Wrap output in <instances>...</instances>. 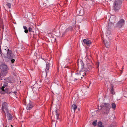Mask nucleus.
<instances>
[{
  "instance_id": "obj_1",
  "label": "nucleus",
  "mask_w": 127,
  "mask_h": 127,
  "mask_svg": "<svg viewBox=\"0 0 127 127\" xmlns=\"http://www.w3.org/2000/svg\"><path fill=\"white\" fill-rule=\"evenodd\" d=\"M102 108L104 109V114H108L109 111L111 108V106L109 104L106 103H103L101 106Z\"/></svg>"
},
{
  "instance_id": "obj_2",
  "label": "nucleus",
  "mask_w": 127,
  "mask_h": 127,
  "mask_svg": "<svg viewBox=\"0 0 127 127\" xmlns=\"http://www.w3.org/2000/svg\"><path fill=\"white\" fill-rule=\"evenodd\" d=\"M122 1L121 0H116L114 2L113 8L115 11L119 10L121 7Z\"/></svg>"
},
{
  "instance_id": "obj_3",
  "label": "nucleus",
  "mask_w": 127,
  "mask_h": 127,
  "mask_svg": "<svg viewBox=\"0 0 127 127\" xmlns=\"http://www.w3.org/2000/svg\"><path fill=\"white\" fill-rule=\"evenodd\" d=\"M0 68L2 70L0 73V75H5L6 74L5 71L8 69L7 65L5 64H1L0 66Z\"/></svg>"
},
{
  "instance_id": "obj_4",
  "label": "nucleus",
  "mask_w": 127,
  "mask_h": 127,
  "mask_svg": "<svg viewBox=\"0 0 127 127\" xmlns=\"http://www.w3.org/2000/svg\"><path fill=\"white\" fill-rule=\"evenodd\" d=\"M125 21L123 19L120 20L117 23L116 27L118 28H121L125 24Z\"/></svg>"
},
{
  "instance_id": "obj_5",
  "label": "nucleus",
  "mask_w": 127,
  "mask_h": 127,
  "mask_svg": "<svg viewBox=\"0 0 127 127\" xmlns=\"http://www.w3.org/2000/svg\"><path fill=\"white\" fill-rule=\"evenodd\" d=\"M7 105V103L5 102H4L2 104V113H4L5 115V112H7L8 111Z\"/></svg>"
},
{
  "instance_id": "obj_6",
  "label": "nucleus",
  "mask_w": 127,
  "mask_h": 127,
  "mask_svg": "<svg viewBox=\"0 0 127 127\" xmlns=\"http://www.w3.org/2000/svg\"><path fill=\"white\" fill-rule=\"evenodd\" d=\"M7 50V57L8 58L10 59H11L14 58L15 55L9 49H8Z\"/></svg>"
},
{
  "instance_id": "obj_7",
  "label": "nucleus",
  "mask_w": 127,
  "mask_h": 127,
  "mask_svg": "<svg viewBox=\"0 0 127 127\" xmlns=\"http://www.w3.org/2000/svg\"><path fill=\"white\" fill-rule=\"evenodd\" d=\"M116 17L114 16H112L110 18L109 22L113 24L115 22L116 20Z\"/></svg>"
},
{
  "instance_id": "obj_8",
  "label": "nucleus",
  "mask_w": 127,
  "mask_h": 127,
  "mask_svg": "<svg viewBox=\"0 0 127 127\" xmlns=\"http://www.w3.org/2000/svg\"><path fill=\"white\" fill-rule=\"evenodd\" d=\"M78 65L79 67L83 69L84 67V64L82 61L80 60L78 62Z\"/></svg>"
},
{
  "instance_id": "obj_9",
  "label": "nucleus",
  "mask_w": 127,
  "mask_h": 127,
  "mask_svg": "<svg viewBox=\"0 0 127 127\" xmlns=\"http://www.w3.org/2000/svg\"><path fill=\"white\" fill-rule=\"evenodd\" d=\"M83 42L84 44H86L87 45H89L92 43L91 40L88 39H85L83 40Z\"/></svg>"
},
{
  "instance_id": "obj_10",
  "label": "nucleus",
  "mask_w": 127,
  "mask_h": 127,
  "mask_svg": "<svg viewBox=\"0 0 127 127\" xmlns=\"http://www.w3.org/2000/svg\"><path fill=\"white\" fill-rule=\"evenodd\" d=\"M92 68V65L90 64H87V66L85 69V71H89L91 70Z\"/></svg>"
},
{
  "instance_id": "obj_11",
  "label": "nucleus",
  "mask_w": 127,
  "mask_h": 127,
  "mask_svg": "<svg viewBox=\"0 0 127 127\" xmlns=\"http://www.w3.org/2000/svg\"><path fill=\"white\" fill-rule=\"evenodd\" d=\"M33 107L32 103L30 100L29 103L27 104V109L28 110H30L32 109Z\"/></svg>"
},
{
  "instance_id": "obj_12",
  "label": "nucleus",
  "mask_w": 127,
  "mask_h": 127,
  "mask_svg": "<svg viewBox=\"0 0 127 127\" xmlns=\"http://www.w3.org/2000/svg\"><path fill=\"white\" fill-rule=\"evenodd\" d=\"M104 42L106 47L107 48H109L110 44L109 40L107 41V39H104Z\"/></svg>"
},
{
  "instance_id": "obj_13",
  "label": "nucleus",
  "mask_w": 127,
  "mask_h": 127,
  "mask_svg": "<svg viewBox=\"0 0 127 127\" xmlns=\"http://www.w3.org/2000/svg\"><path fill=\"white\" fill-rule=\"evenodd\" d=\"M7 113V117L8 119L9 120H10L12 119V116L11 114L9 113L8 111H7V112H5V114Z\"/></svg>"
},
{
  "instance_id": "obj_14",
  "label": "nucleus",
  "mask_w": 127,
  "mask_h": 127,
  "mask_svg": "<svg viewBox=\"0 0 127 127\" xmlns=\"http://www.w3.org/2000/svg\"><path fill=\"white\" fill-rule=\"evenodd\" d=\"M50 63H49L47 62L46 63V67L45 70L46 73V75H47V73L49 71V69Z\"/></svg>"
},
{
  "instance_id": "obj_15",
  "label": "nucleus",
  "mask_w": 127,
  "mask_h": 127,
  "mask_svg": "<svg viewBox=\"0 0 127 127\" xmlns=\"http://www.w3.org/2000/svg\"><path fill=\"white\" fill-rule=\"evenodd\" d=\"M5 86H3L1 87V88H0V93L2 94H4L5 93V90L4 89Z\"/></svg>"
},
{
  "instance_id": "obj_16",
  "label": "nucleus",
  "mask_w": 127,
  "mask_h": 127,
  "mask_svg": "<svg viewBox=\"0 0 127 127\" xmlns=\"http://www.w3.org/2000/svg\"><path fill=\"white\" fill-rule=\"evenodd\" d=\"M113 24H112L109 22L107 28V30H110L113 27Z\"/></svg>"
},
{
  "instance_id": "obj_17",
  "label": "nucleus",
  "mask_w": 127,
  "mask_h": 127,
  "mask_svg": "<svg viewBox=\"0 0 127 127\" xmlns=\"http://www.w3.org/2000/svg\"><path fill=\"white\" fill-rule=\"evenodd\" d=\"M75 79L76 80H77V79H80V78L82 79V76H80V75L79 73L76 74L75 76Z\"/></svg>"
},
{
  "instance_id": "obj_18",
  "label": "nucleus",
  "mask_w": 127,
  "mask_h": 127,
  "mask_svg": "<svg viewBox=\"0 0 127 127\" xmlns=\"http://www.w3.org/2000/svg\"><path fill=\"white\" fill-rule=\"evenodd\" d=\"M80 75V76H84L86 74L85 72L83 71H80L79 73Z\"/></svg>"
},
{
  "instance_id": "obj_19",
  "label": "nucleus",
  "mask_w": 127,
  "mask_h": 127,
  "mask_svg": "<svg viewBox=\"0 0 127 127\" xmlns=\"http://www.w3.org/2000/svg\"><path fill=\"white\" fill-rule=\"evenodd\" d=\"M58 84L55 83H53L52 84L51 87L53 88H57L58 87Z\"/></svg>"
},
{
  "instance_id": "obj_20",
  "label": "nucleus",
  "mask_w": 127,
  "mask_h": 127,
  "mask_svg": "<svg viewBox=\"0 0 127 127\" xmlns=\"http://www.w3.org/2000/svg\"><path fill=\"white\" fill-rule=\"evenodd\" d=\"M56 114L57 116V119H59V110H57L56 111Z\"/></svg>"
},
{
  "instance_id": "obj_21",
  "label": "nucleus",
  "mask_w": 127,
  "mask_h": 127,
  "mask_svg": "<svg viewBox=\"0 0 127 127\" xmlns=\"http://www.w3.org/2000/svg\"><path fill=\"white\" fill-rule=\"evenodd\" d=\"M72 108L74 110V112L75 110L77 108V106L75 104H74L72 106Z\"/></svg>"
},
{
  "instance_id": "obj_22",
  "label": "nucleus",
  "mask_w": 127,
  "mask_h": 127,
  "mask_svg": "<svg viewBox=\"0 0 127 127\" xmlns=\"http://www.w3.org/2000/svg\"><path fill=\"white\" fill-rule=\"evenodd\" d=\"M98 127H104V126L102 125V123L101 122H98Z\"/></svg>"
},
{
  "instance_id": "obj_23",
  "label": "nucleus",
  "mask_w": 127,
  "mask_h": 127,
  "mask_svg": "<svg viewBox=\"0 0 127 127\" xmlns=\"http://www.w3.org/2000/svg\"><path fill=\"white\" fill-rule=\"evenodd\" d=\"M97 122V121L96 120L94 121L92 123L93 125L94 126H96V125Z\"/></svg>"
},
{
  "instance_id": "obj_24",
  "label": "nucleus",
  "mask_w": 127,
  "mask_h": 127,
  "mask_svg": "<svg viewBox=\"0 0 127 127\" xmlns=\"http://www.w3.org/2000/svg\"><path fill=\"white\" fill-rule=\"evenodd\" d=\"M113 86L112 85H111V94H113Z\"/></svg>"
},
{
  "instance_id": "obj_25",
  "label": "nucleus",
  "mask_w": 127,
  "mask_h": 127,
  "mask_svg": "<svg viewBox=\"0 0 127 127\" xmlns=\"http://www.w3.org/2000/svg\"><path fill=\"white\" fill-rule=\"evenodd\" d=\"M116 126L114 124H112L109 126L108 127H116Z\"/></svg>"
},
{
  "instance_id": "obj_26",
  "label": "nucleus",
  "mask_w": 127,
  "mask_h": 127,
  "mask_svg": "<svg viewBox=\"0 0 127 127\" xmlns=\"http://www.w3.org/2000/svg\"><path fill=\"white\" fill-rule=\"evenodd\" d=\"M112 107L113 109H115L116 107V105L115 103H113L112 104Z\"/></svg>"
},
{
  "instance_id": "obj_27",
  "label": "nucleus",
  "mask_w": 127,
  "mask_h": 127,
  "mask_svg": "<svg viewBox=\"0 0 127 127\" xmlns=\"http://www.w3.org/2000/svg\"><path fill=\"white\" fill-rule=\"evenodd\" d=\"M72 29V27H69V28L66 30V31H71Z\"/></svg>"
},
{
  "instance_id": "obj_28",
  "label": "nucleus",
  "mask_w": 127,
  "mask_h": 127,
  "mask_svg": "<svg viewBox=\"0 0 127 127\" xmlns=\"http://www.w3.org/2000/svg\"><path fill=\"white\" fill-rule=\"evenodd\" d=\"M6 5L8 6L9 8L11 7V4L9 3H7Z\"/></svg>"
},
{
  "instance_id": "obj_29",
  "label": "nucleus",
  "mask_w": 127,
  "mask_h": 127,
  "mask_svg": "<svg viewBox=\"0 0 127 127\" xmlns=\"http://www.w3.org/2000/svg\"><path fill=\"white\" fill-rule=\"evenodd\" d=\"M29 31L30 32H33L32 28L30 27H29Z\"/></svg>"
},
{
  "instance_id": "obj_30",
  "label": "nucleus",
  "mask_w": 127,
  "mask_h": 127,
  "mask_svg": "<svg viewBox=\"0 0 127 127\" xmlns=\"http://www.w3.org/2000/svg\"><path fill=\"white\" fill-rule=\"evenodd\" d=\"M109 30H107V33L108 34H110L111 32Z\"/></svg>"
},
{
  "instance_id": "obj_31",
  "label": "nucleus",
  "mask_w": 127,
  "mask_h": 127,
  "mask_svg": "<svg viewBox=\"0 0 127 127\" xmlns=\"http://www.w3.org/2000/svg\"><path fill=\"white\" fill-rule=\"evenodd\" d=\"M12 92L14 93L15 95H16L17 94V92L16 91H13L12 90Z\"/></svg>"
},
{
  "instance_id": "obj_32",
  "label": "nucleus",
  "mask_w": 127,
  "mask_h": 127,
  "mask_svg": "<svg viewBox=\"0 0 127 127\" xmlns=\"http://www.w3.org/2000/svg\"><path fill=\"white\" fill-rule=\"evenodd\" d=\"M15 61V60L14 59H12L11 60V62L12 63H13Z\"/></svg>"
},
{
  "instance_id": "obj_33",
  "label": "nucleus",
  "mask_w": 127,
  "mask_h": 127,
  "mask_svg": "<svg viewBox=\"0 0 127 127\" xmlns=\"http://www.w3.org/2000/svg\"><path fill=\"white\" fill-rule=\"evenodd\" d=\"M24 32L25 33H27L28 32V30L27 29L25 30Z\"/></svg>"
},
{
  "instance_id": "obj_34",
  "label": "nucleus",
  "mask_w": 127,
  "mask_h": 127,
  "mask_svg": "<svg viewBox=\"0 0 127 127\" xmlns=\"http://www.w3.org/2000/svg\"><path fill=\"white\" fill-rule=\"evenodd\" d=\"M23 27L24 29L25 30L27 29V27L25 26H23Z\"/></svg>"
},
{
  "instance_id": "obj_35",
  "label": "nucleus",
  "mask_w": 127,
  "mask_h": 127,
  "mask_svg": "<svg viewBox=\"0 0 127 127\" xmlns=\"http://www.w3.org/2000/svg\"><path fill=\"white\" fill-rule=\"evenodd\" d=\"M36 87H37V89H38V88H40V87H33V88H32L33 90H34V88H35Z\"/></svg>"
},
{
  "instance_id": "obj_36",
  "label": "nucleus",
  "mask_w": 127,
  "mask_h": 127,
  "mask_svg": "<svg viewBox=\"0 0 127 127\" xmlns=\"http://www.w3.org/2000/svg\"><path fill=\"white\" fill-rule=\"evenodd\" d=\"M2 75H0V79L1 80H2V78L1 77V76H2Z\"/></svg>"
},
{
  "instance_id": "obj_37",
  "label": "nucleus",
  "mask_w": 127,
  "mask_h": 127,
  "mask_svg": "<svg viewBox=\"0 0 127 127\" xmlns=\"http://www.w3.org/2000/svg\"><path fill=\"white\" fill-rule=\"evenodd\" d=\"M38 86V85L37 84H35L34 85L35 86Z\"/></svg>"
},
{
  "instance_id": "obj_38",
  "label": "nucleus",
  "mask_w": 127,
  "mask_h": 127,
  "mask_svg": "<svg viewBox=\"0 0 127 127\" xmlns=\"http://www.w3.org/2000/svg\"><path fill=\"white\" fill-rule=\"evenodd\" d=\"M65 33V32H64V33H63V35H64Z\"/></svg>"
},
{
  "instance_id": "obj_39",
  "label": "nucleus",
  "mask_w": 127,
  "mask_h": 127,
  "mask_svg": "<svg viewBox=\"0 0 127 127\" xmlns=\"http://www.w3.org/2000/svg\"><path fill=\"white\" fill-rule=\"evenodd\" d=\"M98 66H99V63H98Z\"/></svg>"
},
{
  "instance_id": "obj_40",
  "label": "nucleus",
  "mask_w": 127,
  "mask_h": 127,
  "mask_svg": "<svg viewBox=\"0 0 127 127\" xmlns=\"http://www.w3.org/2000/svg\"><path fill=\"white\" fill-rule=\"evenodd\" d=\"M11 126H12V125H11Z\"/></svg>"
},
{
  "instance_id": "obj_41",
  "label": "nucleus",
  "mask_w": 127,
  "mask_h": 127,
  "mask_svg": "<svg viewBox=\"0 0 127 127\" xmlns=\"http://www.w3.org/2000/svg\"><path fill=\"white\" fill-rule=\"evenodd\" d=\"M5 86H6V85H5Z\"/></svg>"
}]
</instances>
